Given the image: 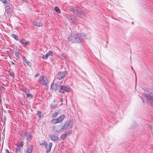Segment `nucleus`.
<instances>
[{
	"instance_id": "obj_1",
	"label": "nucleus",
	"mask_w": 153,
	"mask_h": 153,
	"mask_svg": "<svg viewBox=\"0 0 153 153\" xmlns=\"http://www.w3.org/2000/svg\"><path fill=\"white\" fill-rule=\"evenodd\" d=\"M142 97L143 101H146L147 104L150 105L153 104V91L143 94Z\"/></svg>"
},
{
	"instance_id": "obj_45",
	"label": "nucleus",
	"mask_w": 153,
	"mask_h": 153,
	"mask_svg": "<svg viewBox=\"0 0 153 153\" xmlns=\"http://www.w3.org/2000/svg\"><path fill=\"white\" fill-rule=\"evenodd\" d=\"M61 102H62V99L61 100Z\"/></svg>"
},
{
	"instance_id": "obj_15",
	"label": "nucleus",
	"mask_w": 153,
	"mask_h": 153,
	"mask_svg": "<svg viewBox=\"0 0 153 153\" xmlns=\"http://www.w3.org/2000/svg\"><path fill=\"white\" fill-rule=\"evenodd\" d=\"M52 146V143H50L49 144V148H47L48 149L46 151V152L48 153L51 151V147Z\"/></svg>"
},
{
	"instance_id": "obj_44",
	"label": "nucleus",
	"mask_w": 153,
	"mask_h": 153,
	"mask_svg": "<svg viewBox=\"0 0 153 153\" xmlns=\"http://www.w3.org/2000/svg\"><path fill=\"white\" fill-rule=\"evenodd\" d=\"M53 102H55V99H54L53 101Z\"/></svg>"
},
{
	"instance_id": "obj_42",
	"label": "nucleus",
	"mask_w": 153,
	"mask_h": 153,
	"mask_svg": "<svg viewBox=\"0 0 153 153\" xmlns=\"http://www.w3.org/2000/svg\"><path fill=\"white\" fill-rule=\"evenodd\" d=\"M59 92L60 93H61V92H62V93H63V92H63V91H59Z\"/></svg>"
},
{
	"instance_id": "obj_2",
	"label": "nucleus",
	"mask_w": 153,
	"mask_h": 153,
	"mask_svg": "<svg viewBox=\"0 0 153 153\" xmlns=\"http://www.w3.org/2000/svg\"><path fill=\"white\" fill-rule=\"evenodd\" d=\"M83 39V38L79 33L72 34L68 37V40L72 43L80 42L82 39Z\"/></svg>"
},
{
	"instance_id": "obj_21",
	"label": "nucleus",
	"mask_w": 153,
	"mask_h": 153,
	"mask_svg": "<svg viewBox=\"0 0 153 153\" xmlns=\"http://www.w3.org/2000/svg\"><path fill=\"white\" fill-rule=\"evenodd\" d=\"M12 36L13 38L14 39H15L16 40H18V36L14 34H12Z\"/></svg>"
},
{
	"instance_id": "obj_26",
	"label": "nucleus",
	"mask_w": 153,
	"mask_h": 153,
	"mask_svg": "<svg viewBox=\"0 0 153 153\" xmlns=\"http://www.w3.org/2000/svg\"><path fill=\"white\" fill-rule=\"evenodd\" d=\"M16 149L17 151H20L21 150V148L20 147V146H19L18 145H17V147L16 148Z\"/></svg>"
},
{
	"instance_id": "obj_30",
	"label": "nucleus",
	"mask_w": 153,
	"mask_h": 153,
	"mask_svg": "<svg viewBox=\"0 0 153 153\" xmlns=\"http://www.w3.org/2000/svg\"><path fill=\"white\" fill-rule=\"evenodd\" d=\"M10 76H12L13 77V78L14 77V74L13 72L11 73L10 72Z\"/></svg>"
},
{
	"instance_id": "obj_35",
	"label": "nucleus",
	"mask_w": 153,
	"mask_h": 153,
	"mask_svg": "<svg viewBox=\"0 0 153 153\" xmlns=\"http://www.w3.org/2000/svg\"><path fill=\"white\" fill-rule=\"evenodd\" d=\"M25 63L27 64L28 65H29V64L30 63V62L29 61L26 60V61L25 62Z\"/></svg>"
},
{
	"instance_id": "obj_4",
	"label": "nucleus",
	"mask_w": 153,
	"mask_h": 153,
	"mask_svg": "<svg viewBox=\"0 0 153 153\" xmlns=\"http://www.w3.org/2000/svg\"><path fill=\"white\" fill-rule=\"evenodd\" d=\"M39 81L40 84L47 86V80L46 78H45L43 76H40L39 79Z\"/></svg>"
},
{
	"instance_id": "obj_20",
	"label": "nucleus",
	"mask_w": 153,
	"mask_h": 153,
	"mask_svg": "<svg viewBox=\"0 0 153 153\" xmlns=\"http://www.w3.org/2000/svg\"><path fill=\"white\" fill-rule=\"evenodd\" d=\"M40 145H44L45 147L46 148L48 146L47 143L45 142V141H44L43 143H40Z\"/></svg>"
},
{
	"instance_id": "obj_39",
	"label": "nucleus",
	"mask_w": 153,
	"mask_h": 153,
	"mask_svg": "<svg viewBox=\"0 0 153 153\" xmlns=\"http://www.w3.org/2000/svg\"><path fill=\"white\" fill-rule=\"evenodd\" d=\"M6 151L7 152V153H10L8 149H6Z\"/></svg>"
},
{
	"instance_id": "obj_43",
	"label": "nucleus",
	"mask_w": 153,
	"mask_h": 153,
	"mask_svg": "<svg viewBox=\"0 0 153 153\" xmlns=\"http://www.w3.org/2000/svg\"><path fill=\"white\" fill-rule=\"evenodd\" d=\"M7 54H9V51H7Z\"/></svg>"
},
{
	"instance_id": "obj_5",
	"label": "nucleus",
	"mask_w": 153,
	"mask_h": 153,
	"mask_svg": "<svg viewBox=\"0 0 153 153\" xmlns=\"http://www.w3.org/2000/svg\"><path fill=\"white\" fill-rule=\"evenodd\" d=\"M67 74V72L66 71L60 72L58 73L57 75V77L59 79H61L63 78Z\"/></svg>"
},
{
	"instance_id": "obj_22",
	"label": "nucleus",
	"mask_w": 153,
	"mask_h": 153,
	"mask_svg": "<svg viewBox=\"0 0 153 153\" xmlns=\"http://www.w3.org/2000/svg\"><path fill=\"white\" fill-rule=\"evenodd\" d=\"M52 122L54 124H56L59 123L57 120V119H53L52 120Z\"/></svg>"
},
{
	"instance_id": "obj_7",
	"label": "nucleus",
	"mask_w": 153,
	"mask_h": 153,
	"mask_svg": "<svg viewBox=\"0 0 153 153\" xmlns=\"http://www.w3.org/2000/svg\"><path fill=\"white\" fill-rule=\"evenodd\" d=\"M50 56H53V52L51 51H49L46 55H43L42 56V58L44 59H46Z\"/></svg>"
},
{
	"instance_id": "obj_38",
	"label": "nucleus",
	"mask_w": 153,
	"mask_h": 153,
	"mask_svg": "<svg viewBox=\"0 0 153 153\" xmlns=\"http://www.w3.org/2000/svg\"><path fill=\"white\" fill-rule=\"evenodd\" d=\"M39 74H36V75H35V76L36 77H37L38 76H39Z\"/></svg>"
},
{
	"instance_id": "obj_17",
	"label": "nucleus",
	"mask_w": 153,
	"mask_h": 153,
	"mask_svg": "<svg viewBox=\"0 0 153 153\" xmlns=\"http://www.w3.org/2000/svg\"><path fill=\"white\" fill-rule=\"evenodd\" d=\"M69 125V123H65L63 126L62 128V129H63V130H65L67 128H68Z\"/></svg>"
},
{
	"instance_id": "obj_13",
	"label": "nucleus",
	"mask_w": 153,
	"mask_h": 153,
	"mask_svg": "<svg viewBox=\"0 0 153 153\" xmlns=\"http://www.w3.org/2000/svg\"><path fill=\"white\" fill-rule=\"evenodd\" d=\"M65 116L64 115H62L59 117L57 119V120L59 123H60L64 119Z\"/></svg>"
},
{
	"instance_id": "obj_14",
	"label": "nucleus",
	"mask_w": 153,
	"mask_h": 153,
	"mask_svg": "<svg viewBox=\"0 0 153 153\" xmlns=\"http://www.w3.org/2000/svg\"><path fill=\"white\" fill-rule=\"evenodd\" d=\"M19 42L22 44L25 45H27L29 43L28 42H27L24 39H22V40H20Z\"/></svg>"
},
{
	"instance_id": "obj_18",
	"label": "nucleus",
	"mask_w": 153,
	"mask_h": 153,
	"mask_svg": "<svg viewBox=\"0 0 153 153\" xmlns=\"http://www.w3.org/2000/svg\"><path fill=\"white\" fill-rule=\"evenodd\" d=\"M4 14L7 16V15L9 16L10 14V7H8L7 9H6Z\"/></svg>"
},
{
	"instance_id": "obj_25",
	"label": "nucleus",
	"mask_w": 153,
	"mask_h": 153,
	"mask_svg": "<svg viewBox=\"0 0 153 153\" xmlns=\"http://www.w3.org/2000/svg\"><path fill=\"white\" fill-rule=\"evenodd\" d=\"M26 94L28 97H30V99H32L33 96L32 94Z\"/></svg>"
},
{
	"instance_id": "obj_31",
	"label": "nucleus",
	"mask_w": 153,
	"mask_h": 153,
	"mask_svg": "<svg viewBox=\"0 0 153 153\" xmlns=\"http://www.w3.org/2000/svg\"><path fill=\"white\" fill-rule=\"evenodd\" d=\"M56 106L55 105H51V108L52 109H54L56 108Z\"/></svg>"
},
{
	"instance_id": "obj_9",
	"label": "nucleus",
	"mask_w": 153,
	"mask_h": 153,
	"mask_svg": "<svg viewBox=\"0 0 153 153\" xmlns=\"http://www.w3.org/2000/svg\"><path fill=\"white\" fill-rule=\"evenodd\" d=\"M68 20L70 21L71 23H73L75 22L76 20L75 17L73 15H71L68 18Z\"/></svg>"
},
{
	"instance_id": "obj_36",
	"label": "nucleus",
	"mask_w": 153,
	"mask_h": 153,
	"mask_svg": "<svg viewBox=\"0 0 153 153\" xmlns=\"http://www.w3.org/2000/svg\"><path fill=\"white\" fill-rule=\"evenodd\" d=\"M149 126V129H148V130L149 131L150 130H151L152 128V126Z\"/></svg>"
},
{
	"instance_id": "obj_11",
	"label": "nucleus",
	"mask_w": 153,
	"mask_h": 153,
	"mask_svg": "<svg viewBox=\"0 0 153 153\" xmlns=\"http://www.w3.org/2000/svg\"><path fill=\"white\" fill-rule=\"evenodd\" d=\"M33 24L38 27H41L42 26V23L39 21H38L37 20H35L33 22Z\"/></svg>"
},
{
	"instance_id": "obj_12",
	"label": "nucleus",
	"mask_w": 153,
	"mask_h": 153,
	"mask_svg": "<svg viewBox=\"0 0 153 153\" xmlns=\"http://www.w3.org/2000/svg\"><path fill=\"white\" fill-rule=\"evenodd\" d=\"M25 136V137H27V139L29 141H30L32 138L31 134L29 132H27Z\"/></svg>"
},
{
	"instance_id": "obj_3",
	"label": "nucleus",
	"mask_w": 153,
	"mask_h": 153,
	"mask_svg": "<svg viewBox=\"0 0 153 153\" xmlns=\"http://www.w3.org/2000/svg\"><path fill=\"white\" fill-rule=\"evenodd\" d=\"M70 10L79 17H82L84 15L83 12L81 9L78 7H71Z\"/></svg>"
},
{
	"instance_id": "obj_10",
	"label": "nucleus",
	"mask_w": 153,
	"mask_h": 153,
	"mask_svg": "<svg viewBox=\"0 0 153 153\" xmlns=\"http://www.w3.org/2000/svg\"><path fill=\"white\" fill-rule=\"evenodd\" d=\"M49 137L52 141H55L57 140L58 139V137L55 135H50Z\"/></svg>"
},
{
	"instance_id": "obj_16",
	"label": "nucleus",
	"mask_w": 153,
	"mask_h": 153,
	"mask_svg": "<svg viewBox=\"0 0 153 153\" xmlns=\"http://www.w3.org/2000/svg\"><path fill=\"white\" fill-rule=\"evenodd\" d=\"M33 150V146H30L27 149L26 153H31Z\"/></svg>"
},
{
	"instance_id": "obj_8",
	"label": "nucleus",
	"mask_w": 153,
	"mask_h": 153,
	"mask_svg": "<svg viewBox=\"0 0 153 153\" xmlns=\"http://www.w3.org/2000/svg\"><path fill=\"white\" fill-rule=\"evenodd\" d=\"M59 85L58 84L52 83L51 85V87L52 90L56 91L58 88Z\"/></svg>"
},
{
	"instance_id": "obj_27",
	"label": "nucleus",
	"mask_w": 153,
	"mask_h": 153,
	"mask_svg": "<svg viewBox=\"0 0 153 153\" xmlns=\"http://www.w3.org/2000/svg\"><path fill=\"white\" fill-rule=\"evenodd\" d=\"M58 115V113L57 112H55L54 113H53V117H56V116Z\"/></svg>"
},
{
	"instance_id": "obj_23",
	"label": "nucleus",
	"mask_w": 153,
	"mask_h": 153,
	"mask_svg": "<svg viewBox=\"0 0 153 153\" xmlns=\"http://www.w3.org/2000/svg\"><path fill=\"white\" fill-rule=\"evenodd\" d=\"M65 134L66 136L70 135H71V132L70 131H67L65 132Z\"/></svg>"
},
{
	"instance_id": "obj_33",
	"label": "nucleus",
	"mask_w": 153,
	"mask_h": 153,
	"mask_svg": "<svg viewBox=\"0 0 153 153\" xmlns=\"http://www.w3.org/2000/svg\"><path fill=\"white\" fill-rule=\"evenodd\" d=\"M15 54L16 57H17L19 58V55L18 53H15Z\"/></svg>"
},
{
	"instance_id": "obj_29",
	"label": "nucleus",
	"mask_w": 153,
	"mask_h": 153,
	"mask_svg": "<svg viewBox=\"0 0 153 153\" xmlns=\"http://www.w3.org/2000/svg\"><path fill=\"white\" fill-rule=\"evenodd\" d=\"M1 1H2L3 3L6 4H7V1L6 0H0Z\"/></svg>"
},
{
	"instance_id": "obj_37",
	"label": "nucleus",
	"mask_w": 153,
	"mask_h": 153,
	"mask_svg": "<svg viewBox=\"0 0 153 153\" xmlns=\"http://www.w3.org/2000/svg\"><path fill=\"white\" fill-rule=\"evenodd\" d=\"M3 87L2 86H1V85L0 84V89H3Z\"/></svg>"
},
{
	"instance_id": "obj_28",
	"label": "nucleus",
	"mask_w": 153,
	"mask_h": 153,
	"mask_svg": "<svg viewBox=\"0 0 153 153\" xmlns=\"http://www.w3.org/2000/svg\"><path fill=\"white\" fill-rule=\"evenodd\" d=\"M19 146L20 147H22L24 145V142L23 141L21 142V143H19L18 144Z\"/></svg>"
},
{
	"instance_id": "obj_24",
	"label": "nucleus",
	"mask_w": 153,
	"mask_h": 153,
	"mask_svg": "<svg viewBox=\"0 0 153 153\" xmlns=\"http://www.w3.org/2000/svg\"><path fill=\"white\" fill-rule=\"evenodd\" d=\"M61 138L63 140H65L66 138V136L64 134H62L61 136Z\"/></svg>"
},
{
	"instance_id": "obj_41",
	"label": "nucleus",
	"mask_w": 153,
	"mask_h": 153,
	"mask_svg": "<svg viewBox=\"0 0 153 153\" xmlns=\"http://www.w3.org/2000/svg\"><path fill=\"white\" fill-rule=\"evenodd\" d=\"M11 65H13L14 64V63L13 62H11Z\"/></svg>"
},
{
	"instance_id": "obj_40",
	"label": "nucleus",
	"mask_w": 153,
	"mask_h": 153,
	"mask_svg": "<svg viewBox=\"0 0 153 153\" xmlns=\"http://www.w3.org/2000/svg\"><path fill=\"white\" fill-rule=\"evenodd\" d=\"M23 60L24 61H26V59L25 58V57H24V58H23Z\"/></svg>"
},
{
	"instance_id": "obj_6",
	"label": "nucleus",
	"mask_w": 153,
	"mask_h": 153,
	"mask_svg": "<svg viewBox=\"0 0 153 153\" xmlns=\"http://www.w3.org/2000/svg\"><path fill=\"white\" fill-rule=\"evenodd\" d=\"M60 89L63 90L67 92H69L70 91V89L69 88L64 85H59Z\"/></svg>"
},
{
	"instance_id": "obj_19",
	"label": "nucleus",
	"mask_w": 153,
	"mask_h": 153,
	"mask_svg": "<svg viewBox=\"0 0 153 153\" xmlns=\"http://www.w3.org/2000/svg\"><path fill=\"white\" fill-rule=\"evenodd\" d=\"M54 9L58 13H60V10L59 8H58V7H55Z\"/></svg>"
},
{
	"instance_id": "obj_32",
	"label": "nucleus",
	"mask_w": 153,
	"mask_h": 153,
	"mask_svg": "<svg viewBox=\"0 0 153 153\" xmlns=\"http://www.w3.org/2000/svg\"><path fill=\"white\" fill-rule=\"evenodd\" d=\"M37 114L38 115L39 117H40L41 116V114L39 111H38L37 112Z\"/></svg>"
},
{
	"instance_id": "obj_34",
	"label": "nucleus",
	"mask_w": 153,
	"mask_h": 153,
	"mask_svg": "<svg viewBox=\"0 0 153 153\" xmlns=\"http://www.w3.org/2000/svg\"><path fill=\"white\" fill-rule=\"evenodd\" d=\"M19 51V49H18L16 48V51H15V53H18Z\"/></svg>"
}]
</instances>
